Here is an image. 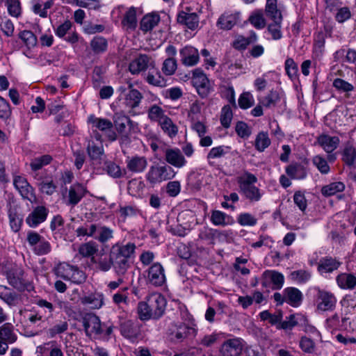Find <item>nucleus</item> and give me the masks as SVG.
Instances as JSON below:
<instances>
[{
	"label": "nucleus",
	"mask_w": 356,
	"mask_h": 356,
	"mask_svg": "<svg viewBox=\"0 0 356 356\" xmlns=\"http://www.w3.org/2000/svg\"><path fill=\"white\" fill-rule=\"evenodd\" d=\"M4 275L8 284L19 291H29V288L32 287L29 282L24 277L23 268L17 265L6 269Z\"/></svg>",
	"instance_id": "obj_5"
},
{
	"label": "nucleus",
	"mask_w": 356,
	"mask_h": 356,
	"mask_svg": "<svg viewBox=\"0 0 356 356\" xmlns=\"http://www.w3.org/2000/svg\"><path fill=\"white\" fill-rule=\"evenodd\" d=\"M54 273L57 277L77 284L84 282L86 279L83 271L81 270L77 266L65 262L58 264L55 267Z\"/></svg>",
	"instance_id": "obj_4"
},
{
	"label": "nucleus",
	"mask_w": 356,
	"mask_h": 356,
	"mask_svg": "<svg viewBox=\"0 0 356 356\" xmlns=\"http://www.w3.org/2000/svg\"><path fill=\"white\" fill-rule=\"evenodd\" d=\"M240 13L238 12H225L217 21V26L223 30H230L239 21Z\"/></svg>",
	"instance_id": "obj_24"
},
{
	"label": "nucleus",
	"mask_w": 356,
	"mask_h": 356,
	"mask_svg": "<svg viewBox=\"0 0 356 356\" xmlns=\"http://www.w3.org/2000/svg\"><path fill=\"white\" fill-rule=\"evenodd\" d=\"M285 302L291 306L297 307L302 303L303 296L302 292L295 287H287L284 289Z\"/></svg>",
	"instance_id": "obj_28"
},
{
	"label": "nucleus",
	"mask_w": 356,
	"mask_h": 356,
	"mask_svg": "<svg viewBox=\"0 0 356 356\" xmlns=\"http://www.w3.org/2000/svg\"><path fill=\"white\" fill-rule=\"evenodd\" d=\"M88 122L92 124V127L104 132L109 141L113 142L118 140V135L113 130V122L110 120L91 115L88 118Z\"/></svg>",
	"instance_id": "obj_10"
},
{
	"label": "nucleus",
	"mask_w": 356,
	"mask_h": 356,
	"mask_svg": "<svg viewBox=\"0 0 356 356\" xmlns=\"http://www.w3.org/2000/svg\"><path fill=\"white\" fill-rule=\"evenodd\" d=\"M176 172L168 165H152L147 174L145 178L152 185L161 183L163 181L168 180L175 177Z\"/></svg>",
	"instance_id": "obj_6"
},
{
	"label": "nucleus",
	"mask_w": 356,
	"mask_h": 356,
	"mask_svg": "<svg viewBox=\"0 0 356 356\" xmlns=\"http://www.w3.org/2000/svg\"><path fill=\"white\" fill-rule=\"evenodd\" d=\"M285 170L287 175L293 179H303L307 175L306 168L298 163L289 165L286 167Z\"/></svg>",
	"instance_id": "obj_32"
},
{
	"label": "nucleus",
	"mask_w": 356,
	"mask_h": 356,
	"mask_svg": "<svg viewBox=\"0 0 356 356\" xmlns=\"http://www.w3.org/2000/svg\"><path fill=\"white\" fill-rule=\"evenodd\" d=\"M179 22L183 24L186 32V28L194 31L198 26V16L195 13L186 14L185 13H179Z\"/></svg>",
	"instance_id": "obj_36"
},
{
	"label": "nucleus",
	"mask_w": 356,
	"mask_h": 356,
	"mask_svg": "<svg viewBox=\"0 0 356 356\" xmlns=\"http://www.w3.org/2000/svg\"><path fill=\"white\" fill-rule=\"evenodd\" d=\"M211 221L214 225L223 227L234 223V219L232 216L218 210L211 212Z\"/></svg>",
	"instance_id": "obj_35"
},
{
	"label": "nucleus",
	"mask_w": 356,
	"mask_h": 356,
	"mask_svg": "<svg viewBox=\"0 0 356 356\" xmlns=\"http://www.w3.org/2000/svg\"><path fill=\"white\" fill-rule=\"evenodd\" d=\"M0 339L9 343H15L17 337L14 332L13 326L10 323H5L0 327Z\"/></svg>",
	"instance_id": "obj_38"
},
{
	"label": "nucleus",
	"mask_w": 356,
	"mask_h": 356,
	"mask_svg": "<svg viewBox=\"0 0 356 356\" xmlns=\"http://www.w3.org/2000/svg\"><path fill=\"white\" fill-rule=\"evenodd\" d=\"M51 160V156L48 154L36 157L31 161L30 163L31 168L32 170L37 171L41 169L43 166L50 163Z\"/></svg>",
	"instance_id": "obj_52"
},
{
	"label": "nucleus",
	"mask_w": 356,
	"mask_h": 356,
	"mask_svg": "<svg viewBox=\"0 0 356 356\" xmlns=\"http://www.w3.org/2000/svg\"><path fill=\"white\" fill-rule=\"evenodd\" d=\"M279 94L274 90H271L266 97L259 101V104L266 108L275 106L280 101Z\"/></svg>",
	"instance_id": "obj_54"
},
{
	"label": "nucleus",
	"mask_w": 356,
	"mask_h": 356,
	"mask_svg": "<svg viewBox=\"0 0 356 356\" xmlns=\"http://www.w3.org/2000/svg\"><path fill=\"white\" fill-rule=\"evenodd\" d=\"M165 115L161 107L154 104L148 110V118L151 121L159 122Z\"/></svg>",
	"instance_id": "obj_60"
},
{
	"label": "nucleus",
	"mask_w": 356,
	"mask_h": 356,
	"mask_svg": "<svg viewBox=\"0 0 356 356\" xmlns=\"http://www.w3.org/2000/svg\"><path fill=\"white\" fill-rule=\"evenodd\" d=\"M145 79L149 84L154 86L163 88L166 86L165 79L154 66L149 68L148 73L145 74Z\"/></svg>",
	"instance_id": "obj_31"
},
{
	"label": "nucleus",
	"mask_w": 356,
	"mask_h": 356,
	"mask_svg": "<svg viewBox=\"0 0 356 356\" xmlns=\"http://www.w3.org/2000/svg\"><path fill=\"white\" fill-rule=\"evenodd\" d=\"M284 67L287 75L291 80L297 79L298 67L292 58H286L284 63Z\"/></svg>",
	"instance_id": "obj_56"
},
{
	"label": "nucleus",
	"mask_w": 356,
	"mask_h": 356,
	"mask_svg": "<svg viewBox=\"0 0 356 356\" xmlns=\"http://www.w3.org/2000/svg\"><path fill=\"white\" fill-rule=\"evenodd\" d=\"M345 189V184L341 181L332 182L325 185L321 188V193L326 197L335 195L337 193L342 192Z\"/></svg>",
	"instance_id": "obj_45"
},
{
	"label": "nucleus",
	"mask_w": 356,
	"mask_h": 356,
	"mask_svg": "<svg viewBox=\"0 0 356 356\" xmlns=\"http://www.w3.org/2000/svg\"><path fill=\"white\" fill-rule=\"evenodd\" d=\"M142 327L137 321L126 320L120 323V332L125 339L135 342L142 337Z\"/></svg>",
	"instance_id": "obj_7"
},
{
	"label": "nucleus",
	"mask_w": 356,
	"mask_h": 356,
	"mask_svg": "<svg viewBox=\"0 0 356 356\" xmlns=\"http://www.w3.org/2000/svg\"><path fill=\"white\" fill-rule=\"evenodd\" d=\"M159 124L162 130L170 138L175 137L177 135V127L167 115H165Z\"/></svg>",
	"instance_id": "obj_48"
},
{
	"label": "nucleus",
	"mask_w": 356,
	"mask_h": 356,
	"mask_svg": "<svg viewBox=\"0 0 356 356\" xmlns=\"http://www.w3.org/2000/svg\"><path fill=\"white\" fill-rule=\"evenodd\" d=\"M41 356H64L61 347L56 341L45 343L37 348Z\"/></svg>",
	"instance_id": "obj_26"
},
{
	"label": "nucleus",
	"mask_w": 356,
	"mask_h": 356,
	"mask_svg": "<svg viewBox=\"0 0 356 356\" xmlns=\"http://www.w3.org/2000/svg\"><path fill=\"white\" fill-rule=\"evenodd\" d=\"M147 301L150 312L153 315V319L160 318L164 314L166 307V300L163 296L159 293H154L148 296Z\"/></svg>",
	"instance_id": "obj_12"
},
{
	"label": "nucleus",
	"mask_w": 356,
	"mask_h": 356,
	"mask_svg": "<svg viewBox=\"0 0 356 356\" xmlns=\"http://www.w3.org/2000/svg\"><path fill=\"white\" fill-rule=\"evenodd\" d=\"M138 318L141 321H147L149 319H153V315L152 312H150V309L147 301L145 302H140L138 305Z\"/></svg>",
	"instance_id": "obj_53"
},
{
	"label": "nucleus",
	"mask_w": 356,
	"mask_h": 356,
	"mask_svg": "<svg viewBox=\"0 0 356 356\" xmlns=\"http://www.w3.org/2000/svg\"><path fill=\"white\" fill-rule=\"evenodd\" d=\"M0 298L10 307L17 305L22 300L20 294L10 288L0 284Z\"/></svg>",
	"instance_id": "obj_23"
},
{
	"label": "nucleus",
	"mask_w": 356,
	"mask_h": 356,
	"mask_svg": "<svg viewBox=\"0 0 356 356\" xmlns=\"http://www.w3.org/2000/svg\"><path fill=\"white\" fill-rule=\"evenodd\" d=\"M243 340L235 337L224 341L220 348V356H241L243 348Z\"/></svg>",
	"instance_id": "obj_14"
},
{
	"label": "nucleus",
	"mask_w": 356,
	"mask_h": 356,
	"mask_svg": "<svg viewBox=\"0 0 356 356\" xmlns=\"http://www.w3.org/2000/svg\"><path fill=\"white\" fill-rule=\"evenodd\" d=\"M163 152L165 154V161L175 166H178V150L176 149H172L170 147H165L163 149Z\"/></svg>",
	"instance_id": "obj_62"
},
{
	"label": "nucleus",
	"mask_w": 356,
	"mask_h": 356,
	"mask_svg": "<svg viewBox=\"0 0 356 356\" xmlns=\"http://www.w3.org/2000/svg\"><path fill=\"white\" fill-rule=\"evenodd\" d=\"M317 142L325 152L331 153L339 145L340 139L337 136L322 134L318 137Z\"/></svg>",
	"instance_id": "obj_25"
},
{
	"label": "nucleus",
	"mask_w": 356,
	"mask_h": 356,
	"mask_svg": "<svg viewBox=\"0 0 356 356\" xmlns=\"http://www.w3.org/2000/svg\"><path fill=\"white\" fill-rule=\"evenodd\" d=\"M87 153L91 160H101L104 153L102 143L97 144L93 140H89L87 145Z\"/></svg>",
	"instance_id": "obj_40"
},
{
	"label": "nucleus",
	"mask_w": 356,
	"mask_h": 356,
	"mask_svg": "<svg viewBox=\"0 0 356 356\" xmlns=\"http://www.w3.org/2000/svg\"><path fill=\"white\" fill-rule=\"evenodd\" d=\"M289 277L293 282L304 284L310 280L312 274L309 270L301 269L291 272Z\"/></svg>",
	"instance_id": "obj_50"
},
{
	"label": "nucleus",
	"mask_w": 356,
	"mask_h": 356,
	"mask_svg": "<svg viewBox=\"0 0 356 356\" xmlns=\"http://www.w3.org/2000/svg\"><path fill=\"white\" fill-rule=\"evenodd\" d=\"M9 222L11 229L14 232L20 230L23 223V218L15 209H10L8 213Z\"/></svg>",
	"instance_id": "obj_47"
},
{
	"label": "nucleus",
	"mask_w": 356,
	"mask_h": 356,
	"mask_svg": "<svg viewBox=\"0 0 356 356\" xmlns=\"http://www.w3.org/2000/svg\"><path fill=\"white\" fill-rule=\"evenodd\" d=\"M132 86H129V90L125 94L124 104L129 108H134L139 106L143 95L140 92L136 89H131Z\"/></svg>",
	"instance_id": "obj_33"
},
{
	"label": "nucleus",
	"mask_w": 356,
	"mask_h": 356,
	"mask_svg": "<svg viewBox=\"0 0 356 356\" xmlns=\"http://www.w3.org/2000/svg\"><path fill=\"white\" fill-rule=\"evenodd\" d=\"M90 48L95 54H104L108 48V42L102 36H95L90 42Z\"/></svg>",
	"instance_id": "obj_42"
},
{
	"label": "nucleus",
	"mask_w": 356,
	"mask_h": 356,
	"mask_svg": "<svg viewBox=\"0 0 356 356\" xmlns=\"http://www.w3.org/2000/svg\"><path fill=\"white\" fill-rule=\"evenodd\" d=\"M341 160L348 167H353L356 164V147L350 142L345 143L341 152Z\"/></svg>",
	"instance_id": "obj_27"
},
{
	"label": "nucleus",
	"mask_w": 356,
	"mask_h": 356,
	"mask_svg": "<svg viewBox=\"0 0 356 356\" xmlns=\"http://www.w3.org/2000/svg\"><path fill=\"white\" fill-rule=\"evenodd\" d=\"M341 265V263L336 258L326 256L321 258L317 269L321 275H323L325 273H331L337 270Z\"/></svg>",
	"instance_id": "obj_22"
},
{
	"label": "nucleus",
	"mask_w": 356,
	"mask_h": 356,
	"mask_svg": "<svg viewBox=\"0 0 356 356\" xmlns=\"http://www.w3.org/2000/svg\"><path fill=\"white\" fill-rule=\"evenodd\" d=\"M49 209L44 206H37L26 218V224L32 228L37 227L44 222L48 216Z\"/></svg>",
	"instance_id": "obj_19"
},
{
	"label": "nucleus",
	"mask_w": 356,
	"mask_h": 356,
	"mask_svg": "<svg viewBox=\"0 0 356 356\" xmlns=\"http://www.w3.org/2000/svg\"><path fill=\"white\" fill-rule=\"evenodd\" d=\"M113 121V127H115L120 144L121 145H129L131 141V131L135 129L137 123L131 120L123 112L115 113Z\"/></svg>",
	"instance_id": "obj_2"
},
{
	"label": "nucleus",
	"mask_w": 356,
	"mask_h": 356,
	"mask_svg": "<svg viewBox=\"0 0 356 356\" xmlns=\"http://www.w3.org/2000/svg\"><path fill=\"white\" fill-rule=\"evenodd\" d=\"M97 227L95 224H86L85 226L78 227L76 230L77 236H92L95 238Z\"/></svg>",
	"instance_id": "obj_61"
},
{
	"label": "nucleus",
	"mask_w": 356,
	"mask_h": 356,
	"mask_svg": "<svg viewBox=\"0 0 356 356\" xmlns=\"http://www.w3.org/2000/svg\"><path fill=\"white\" fill-rule=\"evenodd\" d=\"M122 24L129 29H135L137 26L136 8L131 7L126 11Z\"/></svg>",
	"instance_id": "obj_43"
},
{
	"label": "nucleus",
	"mask_w": 356,
	"mask_h": 356,
	"mask_svg": "<svg viewBox=\"0 0 356 356\" xmlns=\"http://www.w3.org/2000/svg\"><path fill=\"white\" fill-rule=\"evenodd\" d=\"M104 170L109 176L115 179L120 178L126 174V170L121 169L120 165L113 161H106Z\"/></svg>",
	"instance_id": "obj_46"
},
{
	"label": "nucleus",
	"mask_w": 356,
	"mask_h": 356,
	"mask_svg": "<svg viewBox=\"0 0 356 356\" xmlns=\"http://www.w3.org/2000/svg\"><path fill=\"white\" fill-rule=\"evenodd\" d=\"M147 282L155 286H161L165 282V270L159 262L153 263L147 270Z\"/></svg>",
	"instance_id": "obj_15"
},
{
	"label": "nucleus",
	"mask_w": 356,
	"mask_h": 356,
	"mask_svg": "<svg viewBox=\"0 0 356 356\" xmlns=\"http://www.w3.org/2000/svg\"><path fill=\"white\" fill-rule=\"evenodd\" d=\"M312 162L322 174H327L330 172V166L326 159L323 156L319 155L314 156Z\"/></svg>",
	"instance_id": "obj_64"
},
{
	"label": "nucleus",
	"mask_w": 356,
	"mask_h": 356,
	"mask_svg": "<svg viewBox=\"0 0 356 356\" xmlns=\"http://www.w3.org/2000/svg\"><path fill=\"white\" fill-rule=\"evenodd\" d=\"M154 65V62L149 56L140 54L129 63V70L132 74H138L149 70Z\"/></svg>",
	"instance_id": "obj_18"
},
{
	"label": "nucleus",
	"mask_w": 356,
	"mask_h": 356,
	"mask_svg": "<svg viewBox=\"0 0 356 356\" xmlns=\"http://www.w3.org/2000/svg\"><path fill=\"white\" fill-rule=\"evenodd\" d=\"M270 143L271 141L269 138L268 133L261 131L256 136L254 147L258 152H263L267 147L270 146Z\"/></svg>",
	"instance_id": "obj_44"
},
{
	"label": "nucleus",
	"mask_w": 356,
	"mask_h": 356,
	"mask_svg": "<svg viewBox=\"0 0 356 356\" xmlns=\"http://www.w3.org/2000/svg\"><path fill=\"white\" fill-rule=\"evenodd\" d=\"M136 245L133 243L126 245L116 244L111 249L113 269L118 275H123L130 267L129 259L134 254Z\"/></svg>",
	"instance_id": "obj_1"
},
{
	"label": "nucleus",
	"mask_w": 356,
	"mask_h": 356,
	"mask_svg": "<svg viewBox=\"0 0 356 356\" xmlns=\"http://www.w3.org/2000/svg\"><path fill=\"white\" fill-rule=\"evenodd\" d=\"M34 177L38 181L37 186L42 193L50 195L56 191V186L51 178L42 179L38 174Z\"/></svg>",
	"instance_id": "obj_37"
},
{
	"label": "nucleus",
	"mask_w": 356,
	"mask_h": 356,
	"mask_svg": "<svg viewBox=\"0 0 356 356\" xmlns=\"http://www.w3.org/2000/svg\"><path fill=\"white\" fill-rule=\"evenodd\" d=\"M284 282V275L275 270H265L262 274V286L266 287L270 283L273 284L274 290L280 289Z\"/></svg>",
	"instance_id": "obj_20"
},
{
	"label": "nucleus",
	"mask_w": 356,
	"mask_h": 356,
	"mask_svg": "<svg viewBox=\"0 0 356 356\" xmlns=\"http://www.w3.org/2000/svg\"><path fill=\"white\" fill-rule=\"evenodd\" d=\"M98 235H95V238L100 243H104L113 238V232L109 227L102 226L97 229Z\"/></svg>",
	"instance_id": "obj_59"
},
{
	"label": "nucleus",
	"mask_w": 356,
	"mask_h": 356,
	"mask_svg": "<svg viewBox=\"0 0 356 356\" xmlns=\"http://www.w3.org/2000/svg\"><path fill=\"white\" fill-rule=\"evenodd\" d=\"M12 115V109L7 100L0 96V118L6 121Z\"/></svg>",
	"instance_id": "obj_63"
},
{
	"label": "nucleus",
	"mask_w": 356,
	"mask_h": 356,
	"mask_svg": "<svg viewBox=\"0 0 356 356\" xmlns=\"http://www.w3.org/2000/svg\"><path fill=\"white\" fill-rule=\"evenodd\" d=\"M160 21V16L158 14L152 13L145 15L140 21V29L147 32L153 29Z\"/></svg>",
	"instance_id": "obj_39"
},
{
	"label": "nucleus",
	"mask_w": 356,
	"mask_h": 356,
	"mask_svg": "<svg viewBox=\"0 0 356 356\" xmlns=\"http://www.w3.org/2000/svg\"><path fill=\"white\" fill-rule=\"evenodd\" d=\"M83 325L88 337L92 334L100 335L104 332V325H102L99 318L95 314H87L83 318Z\"/></svg>",
	"instance_id": "obj_16"
},
{
	"label": "nucleus",
	"mask_w": 356,
	"mask_h": 356,
	"mask_svg": "<svg viewBox=\"0 0 356 356\" xmlns=\"http://www.w3.org/2000/svg\"><path fill=\"white\" fill-rule=\"evenodd\" d=\"M87 188L82 184L75 183L72 184L65 198V204L72 207L78 204L88 193Z\"/></svg>",
	"instance_id": "obj_17"
},
{
	"label": "nucleus",
	"mask_w": 356,
	"mask_h": 356,
	"mask_svg": "<svg viewBox=\"0 0 356 356\" xmlns=\"http://www.w3.org/2000/svg\"><path fill=\"white\" fill-rule=\"evenodd\" d=\"M317 308L319 310L325 312L333 310L336 306L337 299L333 293L319 287H314Z\"/></svg>",
	"instance_id": "obj_9"
},
{
	"label": "nucleus",
	"mask_w": 356,
	"mask_h": 356,
	"mask_svg": "<svg viewBox=\"0 0 356 356\" xmlns=\"http://www.w3.org/2000/svg\"><path fill=\"white\" fill-rule=\"evenodd\" d=\"M69 327L68 323L66 321H60L50 327L47 333L50 338H54L58 334L65 332Z\"/></svg>",
	"instance_id": "obj_49"
},
{
	"label": "nucleus",
	"mask_w": 356,
	"mask_h": 356,
	"mask_svg": "<svg viewBox=\"0 0 356 356\" xmlns=\"http://www.w3.org/2000/svg\"><path fill=\"white\" fill-rule=\"evenodd\" d=\"M104 296L102 293L95 292L81 298V303L92 309H99L104 304Z\"/></svg>",
	"instance_id": "obj_29"
},
{
	"label": "nucleus",
	"mask_w": 356,
	"mask_h": 356,
	"mask_svg": "<svg viewBox=\"0 0 356 356\" xmlns=\"http://www.w3.org/2000/svg\"><path fill=\"white\" fill-rule=\"evenodd\" d=\"M257 182V177L247 171L238 178L239 192L250 202H259L263 195L261 190L254 186Z\"/></svg>",
	"instance_id": "obj_3"
},
{
	"label": "nucleus",
	"mask_w": 356,
	"mask_h": 356,
	"mask_svg": "<svg viewBox=\"0 0 356 356\" xmlns=\"http://www.w3.org/2000/svg\"><path fill=\"white\" fill-rule=\"evenodd\" d=\"M182 63L186 66H193L199 61V52L193 47H186L181 51Z\"/></svg>",
	"instance_id": "obj_30"
},
{
	"label": "nucleus",
	"mask_w": 356,
	"mask_h": 356,
	"mask_svg": "<svg viewBox=\"0 0 356 356\" xmlns=\"http://www.w3.org/2000/svg\"><path fill=\"white\" fill-rule=\"evenodd\" d=\"M97 251V246L94 242L83 243L79 248V253L83 257H93Z\"/></svg>",
	"instance_id": "obj_51"
},
{
	"label": "nucleus",
	"mask_w": 356,
	"mask_h": 356,
	"mask_svg": "<svg viewBox=\"0 0 356 356\" xmlns=\"http://www.w3.org/2000/svg\"><path fill=\"white\" fill-rule=\"evenodd\" d=\"M265 11L266 15L273 22H282V17L281 12L277 8V0H267Z\"/></svg>",
	"instance_id": "obj_41"
},
{
	"label": "nucleus",
	"mask_w": 356,
	"mask_h": 356,
	"mask_svg": "<svg viewBox=\"0 0 356 356\" xmlns=\"http://www.w3.org/2000/svg\"><path fill=\"white\" fill-rule=\"evenodd\" d=\"M238 104L241 108L248 109L254 104V99L250 92H244L240 95Z\"/></svg>",
	"instance_id": "obj_57"
},
{
	"label": "nucleus",
	"mask_w": 356,
	"mask_h": 356,
	"mask_svg": "<svg viewBox=\"0 0 356 356\" xmlns=\"http://www.w3.org/2000/svg\"><path fill=\"white\" fill-rule=\"evenodd\" d=\"M127 168L133 173L143 172L147 167V159L143 156L128 157L126 160Z\"/></svg>",
	"instance_id": "obj_21"
},
{
	"label": "nucleus",
	"mask_w": 356,
	"mask_h": 356,
	"mask_svg": "<svg viewBox=\"0 0 356 356\" xmlns=\"http://www.w3.org/2000/svg\"><path fill=\"white\" fill-rule=\"evenodd\" d=\"M232 118L233 113L231 107L229 105L222 107L220 120L224 128L228 129L230 127Z\"/></svg>",
	"instance_id": "obj_55"
},
{
	"label": "nucleus",
	"mask_w": 356,
	"mask_h": 356,
	"mask_svg": "<svg viewBox=\"0 0 356 356\" xmlns=\"http://www.w3.org/2000/svg\"><path fill=\"white\" fill-rule=\"evenodd\" d=\"M337 285L341 289L352 290L356 286V277L350 273H341L336 277Z\"/></svg>",
	"instance_id": "obj_34"
},
{
	"label": "nucleus",
	"mask_w": 356,
	"mask_h": 356,
	"mask_svg": "<svg viewBox=\"0 0 356 356\" xmlns=\"http://www.w3.org/2000/svg\"><path fill=\"white\" fill-rule=\"evenodd\" d=\"M13 184L23 199L27 200L31 203L36 202L35 189L24 177L15 176L13 179Z\"/></svg>",
	"instance_id": "obj_11"
},
{
	"label": "nucleus",
	"mask_w": 356,
	"mask_h": 356,
	"mask_svg": "<svg viewBox=\"0 0 356 356\" xmlns=\"http://www.w3.org/2000/svg\"><path fill=\"white\" fill-rule=\"evenodd\" d=\"M183 322L179 325V339H192L196 336L197 329L193 316L188 311L179 307Z\"/></svg>",
	"instance_id": "obj_8"
},
{
	"label": "nucleus",
	"mask_w": 356,
	"mask_h": 356,
	"mask_svg": "<svg viewBox=\"0 0 356 356\" xmlns=\"http://www.w3.org/2000/svg\"><path fill=\"white\" fill-rule=\"evenodd\" d=\"M19 37L29 48L35 47L37 43V38L31 31L24 30L20 32Z\"/></svg>",
	"instance_id": "obj_58"
},
{
	"label": "nucleus",
	"mask_w": 356,
	"mask_h": 356,
	"mask_svg": "<svg viewBox=\"0 0 356 356\" xmlns=\"http://www.w3.org/2000/svg\"><path fill=\"white\" fill-rule=\"evenodd\" d=\"M191 81L202 97H204L209 94L211 88L210 83L207 75L201 69L197 68L193 71Z\"/></svg>",
	"instance_id": "obj_13"
}]
</instances>
